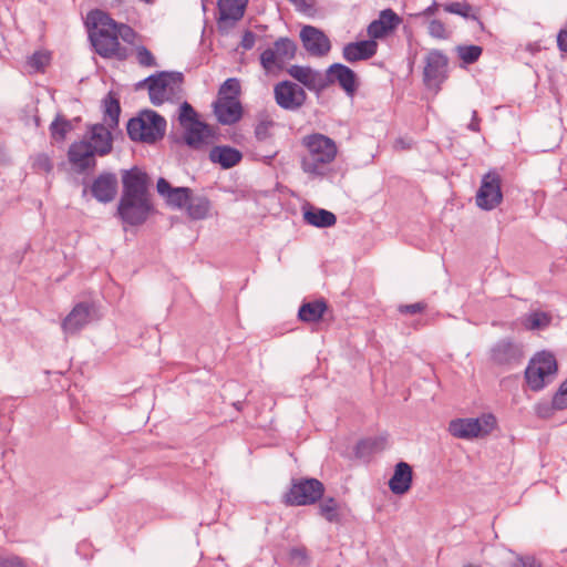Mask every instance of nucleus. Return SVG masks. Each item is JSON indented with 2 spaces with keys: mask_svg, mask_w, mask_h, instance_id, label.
<instances>
[{
  "mask_svg": "<svg viewBox=\"0 0 567 567\" xmlns=\"http://www.w3.org/2000/svg\"><path fill=\"white\" fill-rule=\"evenodd\" d=\"M90 27V40L97 54L103 58H115L123 61L127 58V51L116 37L115 21L101 10L91 11L87 16Z\"/></svg>",
  "mask_w": 567,
  "mask_h": 567,
  "instance_id": "obj_1",
  "label": "nucleus"
},
{
  "mask_svg": "<svg viewBox=\"0 0 567 567\" xmlns=\"http://www.w3.org/2000/svg\"><path fill=\"white\" fill-rule=\"evenodd\" d=\"M302 145L307 148L301 158L302 171L310 175L324 176L338 153L336 142L323 134L313 133L302 138Z\"/></svg>",
  "mask_w": 567,
  "mask_h": 567,
  "instance_id": "obj_2",
  "label": "nucleus"
},
{
  "mask_svg": "<svg viewBox=\"0 0 567 567\" xmlns=\"http://www.w3.org/2000/svg\"><path fill=\"white\" fill-rule=\"evenodd\" d=\"M126 130L133 141L154 143L164 136L166 121L155 111L144 110L127 122Z\"/></svg>",
  "mask_w": 567,
  "mask_h": 567,
  "instance_id": "obj_3",
  "label": "nucleus"
},
{
  "mask_svg": "<svg viewBox=\"0 0 567 567\" xmlns=\"http://www.w3.org/2000/svg\"><path fill=\"white\" fill-rule=\"evenodd\" d=\"M324 485L317 478H293L289 491L284 495L288 506H307L322 499Z\"/></svg>",
  "mask_w": 567,
  "mask_h": 567,
  "instance_id": "obj_4",
  "label": "nucleus"
},
{
  "mask_svg": "<svg viewBox=\"0 0 567 567\" xmlns=\"http://www.w3.org/2000/svg\"><path fill=\"white\" fill-rule=\"evenodd\" d=\"M182 82L183 74L179 72H159L141 81L138 87L147 86L151 102L161 105L179 90Z\"/></svg>",
  "mask_w": 567,
  "mask_h": 567,
  "instance_id": "obj_5",
  "label": "nucleus"
},
{
  "mask_svg": "<svg viewBox=\"0 0 567 567\" xmlns=\"http://www.w3.org/2000/svg\"><path fill=\"white\" fill-rule=\"evenodd\" d=\"M496 417L488 413L475 419L452 420L449 424V432L457 439L473 440L488 435L496 427Z\"/></svg>",
  "mask_w": 567,
  "mask_h": 567,
  "instance_id": "obj_6",
  "label": "nucleus"
},
{
  "mask_svg": "<svg viewBox=\"0 0 567 567\" xmlns=\"http://www.w3.org/2000/svg\"><path fill=\"white\" fill-rule=\"evenodd\" d=\"M178 121L184 128L185 143L194 148L200 147L210 130L207 124L198 120L197 113L189 103L184 102L179 106Z\"/></svg>",
  "mask_w": 567,
  "mask_h": 567,
  "instance_id": "obj_7",
  "label": "nucleus"
},
{
  "mask_svg": "<svg viewBox=\"0 0 567 567\" xmlns=\"http://www.w3.org/2000/svg\"><path fill=\"white\" fill-rule=\"evenodd\" d=\"M297 50V43L292 39L280 37L274 42L272 48H267L260 53V65L266 72L275 68L282 69L287 61L295 59Z\"/></svg>",
  "mask_w": 567,
  "mask_h": 567,
  "instance_id": "obj_8",
  "label": "nucleus"
},
{
  "mask_svg": "<svg viewBox=\"0 0 567 567\" xmlns=\"http://www.w3.org/2000/svg\"><path fill=\"white\" fill-rule=\"evenodd\" d=\"M423 83L427 89L439 91L447 79L449 58L439 50L432 49L424 58Z\"/></svg>",
  "mask_w": 567,
  "mask_h": 567,
  "instance_id": "obj_9",
  "label": "nucleus"
},
{
  "mask_svg": "<svg viewBox=\"0 0 567 567\" xmlns=\"http://www.w3.org/2000/svg\"><path fill=\"white\" fill-rule=\"evenodd\" d=\"M489 357L494 364L505 369H513L520 365L525 354L523 344L512 338H503L493 344Z\"/></svg>",
  "mask_w": 567,
  "mask_h": 567,
  "instance_id": "obj_10",
  "label": "nucleus"
},
{
  "mask_svg": "<svg viewBox=\"0 0 567 567\" xmlns=\"http://www.w3.org/2000/svg\"><path fill=\"white\" fill-rule=\"evenodd\" d=\"M501 175L491 171L486 173L481 181V186L476 193V205L483 210L496 208L503 200Z\"/></svg>",
  "mask_w": 567,
  "mask_h": 567,
  "instance_id": "obj_11",
  "label": "nucleus"
},
{
  "mask_svg": "<svg viewBox=\"0 0 567 567\" xmlns=\"http://www.w3.org/2000/svg\"><path fill=\"white\" fill-rule=\"evenodd\" d=\"M152 208L150 198L121 197L117 214L123 223L137 226L146 221Z\"/></svg>",
  "mask_w": 567,
  "mask_h": 567,
  "instance_id": "obj_12",
  "label": "nucleus"
},
{
  "mask_svg": "<svg viewBox=\"0 0 567 567\" xmlns=\"http://www.w3.org/2000/svg\"><path fill=\"white\" fill-rule=\"evenodd\" d=\"M274 97L282 110L296 112L306 103L307 93L299 84L285 80L274 86Z\"/></svg>",
  "mask_w": 567,
  "mask_h": 567,
  "instance_id": "obj_13",
  "label": "nucleus"
},
{
  "mask_svg": "<svg viewBox=\"0 0 567 567\" xmlns=\"http://www.w3.org/2000/svg\"><path fill=\"white\" fill-rule=\"evenodd\" d=\"M326 89L338 83L348 96H353L359 87L357 73L342 63L331 64L324 74Z\"/></svg>",
  "mask_w": 567,
  "mask_h": 567,
  "instance_id": "obj_14",
  "label": "nucleus"
},
{
  "mask_svg": "<svg viewBox=\"0 0 567 567\" xmlns=\"http://www.w3.org/2000/svg\"><path fill=\"white\" fill-rule=\"evenodd\" d=\"M299 37L302 47L311 56L322 58L331 50V41L328 35L313 25H303Z\"/></svg>",
  "mask_w": 567,
  "mask_h": 567,
  "instance_id": "obj_15",
  "label": "nucleus"
},
{
  "mask_svg": "<svg viewBox=\"0 0 567 567\" xmlns=\"http://www.w3.org/2000/svg\"><path fill=\"white\" fill-rule=\"evenodd\" d=\"M247 4L248 0H218V30L220 32H226L229 28H233L239 20H241Z\"/></svg>",
  "mask_w": 567,
  "mask_h": 567,
  "instance_id": "obj_16",
  "label": "nucleus"
},
{
  "mask_svg": "<svg viewBox=\"0 0 567 567\" xmlns=\"http://www.w3.org/2000/svg\"><path fill=\"white\" fill-rule=\"evenodd\" d=\"M94 307L89 302L76 303L63 319L61 328L66 336L75 334L93 319Z\"/></svg>",
  "mask_w": 567,
  "mask_h": 567,
  "instance_id": "obj_17",
  "label": "nucleus"
},
{
  "mask_svg": "<svg viewBox=\"0 0 567 567\" xmlns=\"http://www.w3.org/2000/svg\"><path fill=\"white\" fill-rule=\"evenodd\" d=\"M122 183L123 193L121 197L148 198V176L137 167L124 171Z\"/></svg>",
  "mask_w": 567,
  "mask_h": 567,
  "instance_id": "obj_18",
  "label": "nucleus"
},
{
  "mask_svg": "<svg viewBox=\"0 0 567 567\" xmlns=\"http://www.w3.org/2000/svg\"><path fill=\"white\" fill-rule=\"evenodd\" d=\"M95 155L97 154L93 151L92 144L87 141L74 142L70 145L68 151L69 162L80 173L95 167Z\"/></svg>",
  "mask_w": 567,
  "mask_h": 567,
  "instance_id": "obj_19",
  "label": "nucleus"
},
{
  "mask_svg": "<svg viewBox=\"0 0 567 567\" xmlns=\"http://www.w3.org/2000/svg\"><path fill=\"white\" fill-rule=\"evenodd\" d=\"M401 21V18L392 9H384L380 12L379 18L368 25V35L374 41L382 39L392 33Z\"/></svg>",
  "mask_w": 567,
  "mask_h": 567,
  "instance_id": "obj_20",
  "label": "nucleus"
},
{
  "mask_svg": "<svg viewBox=\"0 0 567 567\" xmlns=\"http://www.w3.org/2000/svg\"><path fill=\"white\" fill-rule=\"evenodd\" d=\"M243 117V105L234 96L217 99L215 101V118L223 125H233Z\"/></svg>",
  "mask_w": 567,
  "mask_h": 567,
  "instance_id": "obj_21",
  "label": "nucleus"
},
{
  "mask_svg": "<svg viewBox=\"0 0 567 567\" xmlns=\"http://www.w3.org/2000/svg\"><path fill=\"white\" fill-rule=\"evenodd\" d=\"M117 178L114 173L100 174L91 185L92 196L100 203L112 202L117 194Z\"/></svg>",
  "mask_w": 567,
  "mask_h": 567,
  "instance_id": "obj_22",
  "label": "nucleus"
},
{
  "mask_svg": "<svg viewBox=\"0 0 567 567\" xmlns=\"http://www.w3.org/2000/svg\"><path fill=\"white\" fill-rule=\"evenodd\" d=\"M287 72L310 91L321 92L326 89L324 74L318 70L295 64L291 65Z\"/></svg>",
  "mask_w": 567,
  "mask_h": 567,
  "instance_id": "obj_23",
  "label": "nucleus"
},
{
  "mask_svg": "<svg viewBox=\"0 0 567 567\" xmlns=\"http://www.w3.org/2000/svg\"><path fill=\"white\" fill-rule=\"evenodd\" d=\"M158 194L166 200V203L176 208H183L187 206L190 199V189L188 187H173L163 177L157 181L156 185Z\"/></svg>",
  "mask_w": 567,
  "mask_h": 567,
  "instance_id": "obj_24",
  "label": "nucleus"
},
{
  "mask_svg": "<svg viewBox=\"0 0 567 567\" xmlns=\"http://www.w3.org/2000/svg\"><path fill=\"white\" fill-rule=\"evenodd\" d=\"M377 50L378 43L372 39L350 42L343 47L342 58L349 63L364 61L371 59Z\"/></svg>",
  "mask_w": 567,
  "mask_h": 567,
  "instance_id": "obj_25",
  "label": "nucleus"
},
{
  "mask_svg": "<svg viewBox=\"0 0 567 567\" xmlns=\"http://www.w3.org/2000/svg\"><path fill=\"white\" fill-rule=\"evenodd\" d=\"M413 480L412 466L406 462H399L389 481L390 491L395 495H403L411 488Z\"/></svg>",
  "mask_w": 567,
  "mask_h": 567,
  "instance_id": "obj_26",
  "label": "nucleus"
},
{
  "mask_svg": "<svg viewBox=\"0 0 567 567\" xmlns=\"http://www.w3.org/2000/svg\"><path fill=\"white\" fill-rule=\"evenodd\" d=\"M112 134L106 126L95 124L91 127L90 143L97 155H107L112 151Z\"/></svg>",
  "mask_w": 567,
  "mask_h": 567,
  "instance_id": "obj_27",
  "label": "nucleus"
},
{
  "mask_svg": "<svg viewBox=\"0 0 567 567\" xmlns=\"http://www.w3.org/2000/svg\"><path fill=\"white\" fill-rule=\"evenodd\" d=\"M326 310L327 303L323 299L303 302L298 310V318L303 322H318Z\"/></svg>",
  "mask_w": 567,
  "mask_h": 567,
  "instance_id": "obj_28",
  "label": "nucleus"
},
{
  "mask_svg": "<svg viewBox=\"0 0 567 567\" xmlns=\"http://www.w3.org/2000/svg\"><path fill=\"white\" fill-rule=\"evenodd\" d=\"M243 158V153L228 145H215V163L228 169L236 166Z\"/></svg>",
  "mask_w": 567,
  "mask_h": 567,
  "instance_id": "obj_29",
  "label": "nucleus"
},
{
  "mask_svg": "<svg viewBox=\"0 0 567 567\" xmlns=\"http://www.w3.org/2000/svg\"><path fill=\"white\" fill-rule=\"evenodd\" d=\"M305 220L315 227L327 228L337 223V217L333 213L323 208H310L303 213Z\"/></svg>",
  "mask_w": 567,
  "mask_h": 567,
  "instance_id": "obj_30",
  "label": "nucleus"
},
{
  "mask_svg": "<svg viewBox=\"0 0 567 567\" xmlns=\"http://www.w3.org/2000/svg\"><path fill=\"white\" fill-rule=\"evenodd\" d=\"M385 444L386 439L384 436L367 437L357 443L354 454L358 458H367L374 453L383 451Z\"/></svg>",
  "mask_w": 567,
  "mask_h": 567,
  "instance_id": "obj_31",
  "label": "nucleus"
},
{
  "mask_svg": "<svg viewBox=\"0 0 567 567\" xmlns=\"http://www.w3.org/2000/svg\"><path fill=\"white\" fill-rule=\"evenodd\" d=\"M341 503L333 497H326L319 505V515L329 523L341 520Z\"/></svg>",
  "mask_w": 567,
  "mask_h": 567,
  "instance_id": "obj_32",
  "label": "nucleus"
},
{
  "mask_svg": "<svg viewBox=\"0 0 567 567\" xmlns=\"http://www.w3.org/2000/svg\"><path fill=\"white\" fill-rule=\"evenodd\" d=\"M50 135L52 140L56 142H63L68 135L73 130V125L70 120H68L62 114H56L54 120L50 124Z\"/></svg>",
  "mask_w": 567,
  "mask_h": 567,
  "instance_id": "obj_33",
  "label": "nucleus"
},
{
  "mask_svg": "<svg viewBox=\"0 0 567 567\" xmlns=\"http://www.w3.org/2000/svg\"><path fill=\"white\" fill-rule=\"evenodd\" d=\"M548 378L549 377L544 373L543 370H539L530 362L525 370L526 382L533 391L542 390L545 386Z\"/></svg>",
  "mask_w": 567,
  "mask_h": 567,
  "instance_id": "obj_34",
  "label": "nucleus"
},
{
  "mask_svg": "<svg viewBox=\"0 0 567 567\" xmlns=\"http://www.w3.org/2000/svg\"><path fill=\"white\" fill-rule=\"evenodd\" d=\"M188 215L193 219L204 218L209 210V200L202 196H192L187 203Z\"/></svg>",
  "mask_w": 567,
  "mask_h": 567,
  "instance_id": "obj_35",
  "label": "nucleus"
},
{
  "mask_svg": "<svg viewBox=\"0 0 567 567\" xmlns=\"http://www.w3.org/2000/svg\"><path fill=\"white\" fill-rule=\"evenodd\" d=\"M536 368L543 370L549 378L557 371V362L554 354L549 352H539L534 359L530 360Z\"/></svg>",
  "mask_w": 567,
  "mask_h": 567,
  "instance_id": "obj_36",
  "label": "nucleus"
},
{
  "mask_svg": "<svg viewBox=\"0 0 567 567\" xmlns=\"http://www.w3.org/2000/svg\"><path fill=\"white\" fill-rule=\"evenodd\" d=\"M104 121L105 123L110 126V127H114L118 124V116H120V113H121V106H120V102L109 95L105 100H104Z\"/></svg>",
  "mask_w": 567,
  "mask_h": 567,
  "instance_id": "obj_37",
  "label": "nucleus"
},
{
  "mask_svg": "<svg viewBox=\"0 0 567 567\" xmlns=\"http://www.w3.org/2000/svg\"><path fill=\"white\" fill-rule=\"evenodd\" d=\"M551 316L544 311H533L525 318V326L530 330H540L549 326Z\"/></svg>",
  "mask_w": 567,
  "mask_h": 567,
  "instance_id": "obj_38",
  "label": "nucleus"
},
{
  "mask_svg": "<svg viewBox=\"0 0 567 567\" xmlns=\"http://www.w3.org/2000/svg\"><path fill=\"white\" fill-rule=\"evenodd\" d=\"M444 11L453 14L461 16L466 19H473L478 21L481 24L482 22L478 20L476 14H472L473 7L466 2H451L443 6Z\"/></svg>",
  "mask_w": 567,
  "mask_h": 567,
  "instance_id": "obj_39",
  "label": "nucleus"
},
{
  "mask_svg": "<svg viewBox=\"0 0 567 567\" xmlns=\"http://www.w3.org/2000/svg\"><path fill=\"white\" fill-rule=\"evenodd\" d=\"M458 58L465 64L475 63L482 55L483 49L480 45H458L456 48Z\"/></svg>",
  "mask_w": 567,
  "mask_h": 567,
  "instance_id": "obj_40",
  "label": "nucleus"
},
{
  "mask_svg": "<svg viewBox=\"0 0 567 567\" xmlns=\"http://www.w3.org/2000/svg\"><path fill=\"white\" fill-rule=\"evenodd\" d=\"M240 95V82L237 78L227 79L218 90V99L234 96L239 99Z\"/></svg>",
  "mask_w": 567,
  "mask_h": 567,
  "instance_id": "obj_41",
  "label": "nucleus"
},
{
  "mask_svg": "<svg viewBox=\"0 0 567 567\" xmlns=\"http://www.w3.org/2000/svg\"><path fill=\"white\" fill-rule=\"evenodd\" d=\"M136 61L141 66L154 68L157 66L156 60L152 52L144 45L135 48Z\"/></svg>",
  "mask_w": 567,
  "mask_h": 567,
  "instance_id": "obj_42",
  "label": "nucleus"
},
{
  "mask_svg": "<svg viewBox=\"0 0 567 567\" xmlns=\"http://www.w3.org/2000/svg\"><path fill=\"white\" fill-rule=\"evenodd\" d=\"M427 32L432 38L435 39L446 40L450 37L445 24L437 19H433L429 22Z\"/></svg>",
  "mask_w": 567,
  "mask_h": 567,
  "instance_id": "obj_43",
  "label": "nucleus"
},
{
  "mask_svg": "<svg viewBox=\"0 0 567 567\" xmlns=\"http://www.w3.org/2000/svg\"><path fill=\"white\" fill-rule=\"evenodd\" d=\"M289 560L297 566L309 564L308 551L303 546L292 547L289 550Z\"/></svg>",
  "mask_w": 567,
  "mask_h": 567,
  "instance_id": "obj_44",
  "label": "nucleus"
},
{
  "mask_svg": "<svg viewBox=\"0 0 567 567\" xmlns=\"http://www.w3.org/2000/svg\"><path fill=\"white\" fill-rule=\"evenodd\" d=\"M32 166L37 172L50 173L53 169L51 158L44 153L34 156Z\"/></svg>",
  "mask_w": 567,
  "mask_h": 567,
  "instance_id": "obj_45",
  "label": "nucleus"
},
{
  "mask_svg": "<svg viewBox=\"0 0 567 567\" xmlns=\"http://www.w3.org/2000/svg\"><path fill=\"white\" fill-rule=\"evenodd\" d=\"M274 121L264 120L260 121L255 127V136L259 142H266L270 138V130L274 126Z\"/></svg>",
  "mask_w": 567,
  "mask_h": 567,
  "instance_id": "obj_46",
  "label": "nucleus"
},
{
  "mask_svg": "<svg viewBox=\"0 0 567 567\" xmlns=\"http://www.w3.org/2000/svg\"><path fill=\"white\" fill-rule=\"evenodd\" d=\"M553 408L564 410L567 408V379L560 384L553 398Z\"/></svg>",
  "mask_w": 567,
  "mask_h": 567,
  "instance_id": "obj_47",
  "label": "nucleus"
},
{
  "mask_svg": "<svg viewBox=\"0 0 567 567\" xmlns=\"http://www.w3.org/2000/svg\"><path fill=\"white\" fill-rule=\"evenodd\" d=\"M117 39L121 38L123 41L127 43H133L134 39L136 37L135 31L126 24L123 23H116L115 22V30Z\"/></svg>",
  "mask_w": 567,
  "mask_h": 567,
  "instance_id": "obj_48",
  "label": "nucleus"
},
{
  "mask_svg": "<svg viewBox=\"0 0 567 567\" xmlns=\"http://www.w3.org/2000/svg\"><path fill=\"white\" fill-rule=\"evenodd\" d=\"M50 61V56L48 53L45 52H35L33 53V55L30 58L29 60V63L32 68L37 69V70H41L42 68H44Z\"/></svg>",
  "mask_w": 567,
  "mask_h": 567,
  "instance_id": "obj_49",
  "label": "nucleus"
},
{
  "mask_svg": "<svg viewBox=\"0 0 567 567\" xmlns=\"http://www.w3.org/2000/svg\"><path fill=\"white\" fill-rule=\"evenodd\" d=\"M426 303L423 301L411 303V305H400L398 310L401 313L405 315H416L425 310Z\"/></svg>",
  "mask_w": 567,
  "mask_h": 567,
  "instance_id": "obj_50",
  "label": "nucleus"
},
{
  "mask_svg": "<svg viewBox=\"0 0 567 567\" xmlns=\"http://www.w3.org/2000/svg\"><path fill=\"white\" fill-rule=\"evenodd\" d=\"M256 40L257 35L252 31L246 30L243 33L239 47H241L245 51H249L255 47Z\"/></svg>",
  "mask_w": 567,
  "mask_h": 567,
  "instance_id": "obj_51",
  "label": "nucleus"
},
{
  "mask_svg": "<svg viewBox=\"0 0 567 567\" xmlns=\"http://www.w3.org/2000/svg\"><path fill=\"white\" fill-rule=\"evenodd\" d=\"M292 3L299 12L309 14L313 11L315 1L313 0H288Z\"/></svg>",
  "mask_w": 567,
  "mask_h": 567,
  "instance_id": "obj_52",
  "label": "nucleus"
},
{
  "mask_svg": "<svg viewBox=\"0 0 567 567\" xmlns=\"http://www.w3.org/2000/svg\"><path fill=\"white\" fill-rule=\"evenodd\" d=\"M0 567H25L23 561L18 557L0 556Z\"/></svg>",
  "mask_w": 567,
  "mask_h": 567,
  "instance_id": "obj_53",
  "label": "nucleus"
},
{
  "mask_svg": "<svg viewBox=\"0 0 567 567\" xmlns=\"http://www.w3.org/2000/svg\"><path fill=\"white\" fill-rule=\"evenodd\" d=\"M557 45L561 52L567 53V24L557 34Z\"/></svg>",
  "mask_w": 567,
  "mask_h": 567,
  "instance_id": "obj_54",
  "label": "nucleus"
},
{
  "mask_svg": "<svg viewBox=\"0 0 567 567\" xmlns=\"http://www.w3.org/2000/svg\"><path fill=\"white\" fill-rule=\"evenodd\" d=\"M277 153H278L277 150H271L267 153L255 152V157L257 159L264 161V163H266V164H270L271 161L276 157Z\"/></svg>",
  "mask_w": 567,
  "mask_h": 567,
  "instance_id": "obj_55",
  "label": "nucleus"
},
{
  "mask_svg": "<svg viewBox=\"0 0 567 567\" xmlns=\"http://www.w3.org/2000/svg\"><path fill=\"white\" fill-rule=\"evenodd\" d=\"M467 128L473 132H480V118H478L477 111H475V110L472 112V120H471L470 124L467 125Z\"/></svg>",
  "mask_w": 567,
  "mask_h": 567,
  "instance_id": "obj_56",
  "label": "nucleus"
},
{
  "mask_svg": "<svg viewBox=\"0 0 567 567\" xmlns=\"http://www.w3.org/2000/svg\"><path fill=\"white\" fill-rule=\"evenodd\" d=\"M437 9H439V3L436 1H433L431 6L425 8L417 16L419 17H431V16H434L436 13Z\"/></svg>",
  "mask_w": 567,
  "mask_h": 567,
  "instance_id": "obj_57",
  "label": "nucleus"
},
{
  "mask_svg": "<svg viewBox=\"0 0 567 567\" xmlns=\"http://www.w3.org/2000/svg\"><path fill=\"white\" fill-rule=\"evenodd\" d=\"M411 145H412V141L411 140L408 141V140L402 138V137L395 140V142H394V147L396 150H406V148H410Z\"/></svg>",
  "mask_w": 567,
  "mask_h": 567,
  "instance_id": "obj_58",
  "label": "nucleus"
},
{
  "mask_svg": "<svg viewBox=\"0 0 567 567\" xmlns=\"http://www.w3.org/2000/svg\"><path fill=\"white\" fill-rule=\"evenodd\" d=\"M207 6H208L207 0H202V7H203V10H204V11H206V10H207Z\"/></svg>",
  "mask_w": 567,
  "mask_h": 567,
  "instance_id": "obj_59",
  "label": "nucleus"
},
{
  "mask_svg": "<svg viewBox=\"0 0 567 567\" xmlns=\"http://www.w3.org/2000/svg\"><path fill=\"white\" fill-rule=\"evenodd\" d=\"M257 28L260 29L261 31H266L267 30V25H264V24L257 25Z\"/></svg>",
  "mask_w": 567,
  "mask_h": 567,
  "instance_id": "obj_60",
  "label": "nucleus"
},
{
  "mask_svg": "<svg viewBox=\"0 0 567 567\" xmlns=\"http://www.w3.org/2000/svg\"><path fill=\"white\" fill-rule=\"evenodd\" d=\"M234 405H235V408H236L237 410H239V409H240V405H241V402H239V401H238V402L234 403Z\"/></svg>",
  "mask_w": 567,
  "mask_h": 567,
  "instance_id": "obj_61",
  "label": "nucleus"
},
{
  "mask_svg": "<svg viewBox=\"0 0 567 567\" xmlns=\"http://www.w3.org/2000/svg\"><path fill=\"white\" fill-rule=\"evenodd\" d=\"M208 158L213 162V150L209 151Z\"/></svg>",
  "mask_w": 567,
  "mask_h": 567,
  "instance_id": "obj_62",
  "label": "nucleus"
},
{
  "mask_svg": "<svg viewBox=\"0 0 567 567\" xmlns=\"http://www.w3.org/2000/svg\"><path fill=\"white\" fill-rule=\"evenodd\" d=\"M463 567H480V566H477V565H473V564H466V565H464Z\"/></svg>",
  "mask_w": 567,
  "mask_h": 567,
  "instance_id": "obj_63",
  "label": "nucleus"
}]
</instances>
